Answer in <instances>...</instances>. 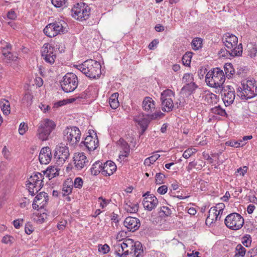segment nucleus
Masks as SVG:
<instances>
[{"label": "nucleus", "mask_w": 257, "mask_h": 257, "mask_svg": "<svg viewBox=\"0 0 257 257\" xmlns=\"http://www.w3.org/2000/svg\"><path fill=\"white\" fill-rule=\"evenodd\" d=\"M113 247L115 253L120 257H143L144 255L142 244L131 238L117 241Z\"/></svg>", "instance_id": "nucleus-1"}, {"label": "nucleus", "mask_w": 257, "mask_h": 257, "mask_svg": "<svg viewBox=\"0 0 257 257\" xmlns=\"http://www.w3.org/2000/svg\"><path fill=\"white\" fill-rule=\"evenodd\" d=\"M225 48L221 49L219 54L223 57L230 58L236 56H240L242 53V44L237 45L238 38L234 35L227 33L225 34L222 38Z\"/></svg>", "instance_id": "nucleus-2"}, {"label": "nucleus", "mask_w": 257, "mask_h": 257, "mask_svg": "<svg viewBox=\"0 0 257 257\" xmlns=\"http://www.w3.org/2000/svg\"><path fill=\"white\" fill-rule=\"evenodd\" d=\"M257 95V84L253 79L243 81L236 89V96L243 100L252 98Z\"/></svg>", "instance_id": "nucleus-3"}, {"label": "nucleus", "mask_w": 257, "mask_h": 257, "mask_svg": "<svg viewBox=\"0 0 257 257\" xmlns=\"http://www.w3.org/2000/svg\"><path fill=\"white\" fill-rule=\"evenodd\" d=\"M76 67L90 78L95 79L99 77L101 74L100 64L92 59L87 60L82 64L77 65Z\"/></svg>", "instance_id": "nucleus-4"}, {"label": "nucleus", "mask_w": 257, "mask_h": 257, "mask_svg": "<svg viewBox=\"0 0 257 257\" xmlns=\"http://www.w3.org/2000/svg\"><path fill=\"white\" fill-rule=\"evenodd\" d=\"M225 77L223 71L219 68H214L209 71L206 75L205 81L210 87L216 88L218 92L224 85Z\"/></svg>", "instance_id": "nucleus-5"}, {"label": "nucleus", "mask_w": 257, "mask_h": 257, "mask_svg": "<svg viewBox=\"0 0 257 257\" xmlns=\"http://www.w3.org/2000/svg\"><path fill=\"white\" fill-rule=\"evenodd\" d=\"M56 126V123L52 120L49 118L42 120L38 124L37 131V137L42 141L48 140L49 136L55 128Z\"/></svg>", "instance_id": "nucleus-6"}, {"label": "nucleus", "mask_w": 257, "mask_h": 257, "mask_svg": "<svg viewBox=\"0 0 257 257\" xmlns=\"http://www.w3.org/2000/svg\"><path fill=\"white\" fill-rule=\"evenodd\" d=\"M78 84L77 76L72 73L65 74L61 82V88L66 92H73L77 87Z\"/></svg>", "instance_id": "nucleus-7"}, {"label": "nucleus", "mask_w": 257, "mask_h": 257, "mask_svg": "<svg viewBox=\"0 0 257 257\" xmlns=\"http://www.w3.org/2000/svg\"><path fill=\"white\" fill-rule=\"evenodd\" d=\"M224 223L228 228L236 230L242 227L244 224V219L239 214L232 213L226 217Z\"/></svg>", "instance_id": "nucleus-8"}, {"label": "nucleus", "mask_w": 257, "mask_h": 257, "mask_svg": "<svg viewBox=\"0 0 257 257\" xmlns=\"http://www.w3.org/2000/svg\"><path fill=\"white\" fill-rule=\"evenodd\" d=\"M43 176L40 173H34L28 179V190L32 196L40 190L43 186Z\"/></svg>", "instance_id": "nucleus-9"}, {"label": "nucleus", "mask_w": 257, "mask_h": 257, "mask_svg": "<svg viewBox=\"0 0 257 257\" xmlns=\"http://www.w3.org/2000/svg\"><path fill=\"white\" fill-rule=\"evenodd\" d=\"M64 140L70 145H75L80 140L81 132L76 126L67 127L64 131Z\"/></svg>", "instance_id": "nucleus-10"}, {"label": "nucleus", "mask_w": 257, "mask_h": 257, "mask_svg": "<svg viewBox=\"0 0 257 257\" xmlns=\"http://www.w3.org/2000/svg\"><path fill=\"white\" fill-rule=\"evenodd\" d=\"M173 92L170 89H166L161 93V100L162 109L164 111L170 112L172 110L174 104L172 97L174 96Z\"/></svg>", "instance_id": "nucleus-11"}, {"label": "nucleus", "mask_w": 257, "mask_h": 257, "mask_svg": "<svg viewBox=\"0 0 257 257\" xmlns=\"http://www.w3.org/2000/svg\"><path fill=\"white\" fill-rule=\"evenodd\" d=\"M90 14V8L85 4L80 7H77L72 9V16L75 19L83 21L87 20Z\"/></svg>", "instance_id": "nucleus-12"}, {"label": "nucleus", "mask_w": 257, "mask_h": 257, "mask_svg": "<svg viewBox=\"0 0 257 257\" xmlns=\"http://www.w3.org/2000/svg\"><path fill=\"white\" fill-rule=\"evenodd\" d=\"M218 92L221 93L223 96L222 99L226 105H229L233 102L235 97V93L232 86L230 85H227L226 87L223 86Z\"/></svg>", "instance_id": "nucleus-13"}, {"label": "nucleus", "mask_w": 257, "mask_h": 257, "mask_svg": "<svg viewBox=\"0 0 257 257\" xmlns=\"http://www.w3.org/2000/svg\"><path fill=\"white\" fill-rule=\"evenodd\" d=\"M54 50V47L48 43H45L42 48V56L46 62L50 64H53L56 59Z\"/></svg>", "instance_id": "nucleus-14"}, {"label": "nucleus", "mask_w": 257, "mask_h": 257, "mask_svg": "<svg viewBox=\"0 0 257 257\" xmlns=\"http://www.w3.org/2000/svg\"><path fill=\"white\" fill-rule=\"evenodd\" d=\"M54 155L58 164H63L69 157V148L63 145L57 147Z\"/></svg>", "instance_id": "nucleus-15"}, {"label": "nucleus", "mask_w": 257, "mask_h": 257, "mask_svg": "<svg viewBox=\"0 0 257 257\" xmlns=\"http://www.w3.org/2000/svg\"><path fill=\"white\" fill-rule=\"evenodd\" d=\"M144 200L143 204L145 209L148 211H152L155 209L158 204V200L153 194H150L147 192L143 195Z\"/></svg>", "instance_id": "nucleus-16"}, {"label": "nucleus", "mask_w": 257, "mask_h": 257, "mask_svg": "<svg viewBox=\"0 0 257 257\" xmlns=\"http://www.w3.org/2000/svg\"><path fill=\"white\" fill-rule=\"evenodd\" d=\"M49 200L48 194L44 192H40L35 198L33 202V208L38 210L39 208H43L47 204Z\"/></svg>", "instance_id": "nucleus-17"}, {"label": "nucleus", "mask_w": 257, "mask_h": 257, "mask_svg": "<svg viewBox=\"0 0 257 257\" xmlns=\"http://www.w3.org/2000/svg\"><path fill=\"white\" fill-rule=\"evenodd\" d=\"M73 161L75 169L81 170L86 167L88 163V160L83 153H75L73 157Z\"/></svg>", "instance_id": "nucleus-18"}, {"label": "nucleus", "mask_w": 257, "mask_h": 257, "mask_svg": "<svg viewBox=\"0 0 257 257\" xmlns=\"http://www.w3.org/2000/svg\"><path fill=\"white\" fill-rule=\"evenodd\" d=\"M124 225L130 231L134 232L140 226V221L136 217H127L124 221Z\"/></svg>", "instance_id": "nucleus-19"}, {"label": "nucleus", "mask_w": 257, "mask_h": 257, "mask_svg": "<svg viewBox=\"0 0 257 257\" xmlns=\"http://www.w3.org/2000/svg\"><path fill=\"white\" fill-rule=\"evenodd\" d=\"M39 159L42 164H49L52 159L51 149L48 147L43 148L40 151Z\"/></svg>", "instance_id": "nucleus-20"}, {"label": "nucleus", "mask_w": 257, "mask_h": 257, "mask_svg": "<svg viewBox=\"0 0 257 257\" xmlns=\"http://www.w3.org/2000/svg\"><path fill=\"white\" fill-rule=\"evenodd\" d=\"M117 144L119 146L120 149L119 159H124L128 157L130 152V147L128 143L124 139L120 138L117 141Z\"/></svg>", "instance_id": "nucleus-21"}, {"label": "nucleus", "mask_w": 257, "mask_h": 257, "mask_svg": "<svg viewBox=\"0 0 257 257\" xmlns=\"http://www.w3.org/2000/svg\"><path fill=\"white\" fill-rule=\"evenodd\" d=\"M12 45L6 42V46L2 48V54L7 60L9 61H16L18 59V57L16 55H14L12 53Z\"/></svg>", "instance_id": "nucleus-22"}, {"label": "nucleus", "mask_w": 257, "mask_h": 257, "mask_svg": "<svg viewBox=\"0 0 257 257\" xmlns=\"http://www.w3.org/2000/svg\"><path fill=\"white\" fill-rule=\"evenodd\" d=\"M96 135L95 138H93L91 135L87 136L84 141L81 142V144H83L88 151H93L97 148L98 145V140L97 138H96Z\"/></svg>", "instance_id": "nucleus-23"}, {"label": "nucleus", "mask_w": 257, "mask_h": 257, "mask_svg": "<svg viewBox=\"0 0 257 257\" xmlns=\"http://www.w3.org/2000/svg\"><path fill=\"white\" fill-rule=\"evenodd\" d=\"M102 174L104 176L112 175L116 170V166L111 161H107L103 164Z\"/></svg>", "instance_id": "nucleus-24"}, {"label": "nucleus", "mask_w": 257, "mask_h": 257, "mask_svg": "<svg viewBox=\"0 0 257 257\" xmlns=\"http://www.w3.org/2000/svg\"><path fill=\"white\" fill-rule=\"evenodd\" d=\"M142 107L144 110L152 112L156 107L155 101L151 97H146L143 101Z\"/></svg>", "instance_id": "nucleus-25"}, {"label": "nucleus", "mask_w": 257, "mask_h": 257, "mask_svg": "<svg viewBox=\"0 0 257 257\" xmlns=\"http://www.w3.org/2000/svg\"><path fill=\"white\" fill-rule=\"evenodd\" d=\"M134 120L141 126L143 132L147 129L150 122V119L145 118L143 113L136 116L134 117Z\"/></svg>", "instance_id": "nucleus-26"}, {"label": "nucleus", "mask_w": 257, "mask_h": 257, "mask_svg": "<svg viewBox=\"0 0 257 257\" xmlns=\"http://www.w3.org/2000/svg\"><path fill=\"white\" fill-rule=\"evenodd\" d=\"M53 26L56 30L57 35L64 34L67 32V24L63 20L55 21L53 23Z\"/></svg>", "instance_id": "nucleus-27"}, {"label": "nucleus", "mask_w": 257, "mask_h": 257, "mask_svg": "<svg viewBox=\"0 0 257 257\" xmlns=\"http://www.w3.org/2000/svg\"><path fill=\"white\" fill-rule=\"evenodd\" d=\"M197 85L195 83L186 84L181 89V92L185 96H189L195 92Z\"/></svg>", "instance_id": "nucleus-28"}, {"label": "nucleus", "mask_w": 257, "mask_h": 257, "mask_svg": "<svg viewBox=\"0 0 257 257\" xmlns=\"http://www.w3.org/2000/svg\"><path fill=\"white\" fill-rule=\"evenodd\" d=\"M43 31L47 36L50 38L54 37L58 35L56 30L54 28V26H53V23L49 24L46 26L44 29Z\"/></svg>", "instance_id": "nucleus-29"}, {"label": "nucleus", "mask_w": 257, "mask_h": 257, "mask_svg": "<svg viewBox=\"0 0 257 257\" xmlns=\"http://www.w3.org/2000/svg\"><path fill=\"white\" fill-rule=\"evenodd\" d=\"M124 208L127 212L135 213L138 210L139 204L138 203H133L130 201H126L124 205Z\"/></svg>", "instance_id": "nucleus-30"}, {"label": "nucleus", "mask_w": 257, "mask_h": 257, "mask_svg": "<svg viewBox=\"0 0 257 257\" xmlns=\"http://www.w3.org/2000/svg\"><path fill=\"white\" fill-rule=\"evenodd\" d=\"M102 168H103L102 163L100 161L96 162L91 168V174L95 176L97 175L100 172L102 174L103 170Z\"/></svg>", "instance_id": "nucleus-31"}, {"label": "nucleus", "mask_w": 257, "mask_h": 257, "mask_svg": "<svg viewBox=\"0 0 257 257\" xmlns=\"http://www.w3.org/2000/svg\"><path fill=\"white\" fill-rule=\"evenodd\" d=\"M0 106L5 115H8L10 113V103L8 100L5 99L1 100Z\"/></svg>", "instance_id": "nucleus-32"}, {"label": "nucleus", "mask_w": 257, "mask_h": 257, "mask_svg": "<svg viewBox=\"0 0 257 257\" xmlns=\"http://www.w3.org/2000/svg\"><path fill=\"white\" fill-rule=\"evenodd\" d=\"M118 96V93H114L109 98L110 106L113 109L117 108L119 106V102L117 100Z\"/></svg>", "instance_id": "nucleus-33"}, {"label": "nucleus", "mask_w": 257, "mask_h": 257, "mask_svg": "<svg viewBox=\"0 0 257 257\" xmlns=\"http://www.w3.org/2000/svg\"><path fill=\"white\" fill-rule=\"evenodd\" d=\"M218 101V97L212 93H208L205 96V101L209 104L216 103Z\"/></svg>", "instance_id": "nucleus-34"}, {"label": "nucleus", "mask_w": 257, "mask_h": 257, "mask_svg": "<svg viewBox=\"0 0 257 257\" xmlns=\"http://www.w3.org/2000/svg\"><path fill=\"white\" fill-rule=\"evenodd\" d=\"M73 183L71 181L65 182L63 185L62 189V193L63 196L67 195V194L71 193L72 190V185Z\"/></svg>", "instance_id": "nucleus-35"}, {"label": "nucleus", "mask_w": 257, "mask_h": 257, "mask_svg": "<svg viewBox=\"0 0 257 257\" xmlns=\"http://www.w3.org/2000/svg\"><path fill=\"white\" fill-rule=\"evenodd\" d=\"M224 69L226 76L228 78L231 77L235 72L233 66L231 63H225L224 66Z\"/></svg>", "instance_id": "nucleus-36"}, {"label": "nucleus", "mask_w": 257, "mask_h": 257, "mask_svg": "<svg viewBox=\"0 0 257 257\" xmlns=\"http://www.w3.org/2000/svg\"><path fill=\"white\" fill-rule=\"evenodd\" d=\"M246 252V249L241 244L236 245L234 257H243Z\"/></svg>", "instance_id": "nucleus-37"}, {"label": "nucleus", "mask_w": 257, "mask_h": 257, "mask_svg": "<svg viewBox=\"0 0 257 257\" xmlns=\"http://www.w3.org/2000/svg\"><path fill=\"white\" fill-rule=\"evenodd\" d=\"M45 174L46 175V176L49 178V179L50 180L57 175H58V172L54 167H51L46 170Z\"/></svg>", "instance_id": "nucleus-38"}, {"label": "nucleus", "mask_w": 257, "mask_h": 257, "mask_svg": "<svg viewBox=\"0 0 257 257\" xmlns=\"http://www.w3.org/2000/svg\"><path fill=\"white\" fill-rule=\"evenodd\" d=\"M248 55L252 58L256 56L257 53V46L250 43L247 46Z\"/></svg>", "instance_id": "nucleus-39"}, {"label": "nucleus", "mask_w": 257, "mask_h": 257, "mask_svg": "<svg viewBox=\"0 0 257 257\" xmlns=\"http://www.w3.org/2000/svg\"><path fill=\"white\" fill-rule=\"evenodd\" d=\"M172 214L171 209L168 206H162L160 207L159 214L160 217L169 216Z\"/></svg>", "instance_id": "nucleus-40"}, {"label": "nucleus", "mask_w": 257, "mask_h": 257, "mask_svg": "<svg viewBox=\"0 0 257 257\" xmlns=\"http://www.w3.org/2000/svg\"><path fill=\"white\" fill-rule=\"evenodd\" d=\"M160 157V155L158 154H155L151 157L147 158L145 160L144 164L146 166H149L152 164L156 162Z\"/></svg>", "instance_id": "nucleus-41"}, {"label": "nucleus", "mask_w": 257, "mask_h": 257, "mask_svg": "<svg viewBox=\"0 0 257 257\" xmlns=\"http://www.w3.org/2000/svg\"><path fill=\"white\" fill-rule=\"evenodd\" d=\"M208 213H209L210 216H212L213 218L214 221L219 220L221 217L220 215L222 214V213H218L217 209L213 207H211L209 209Z\"/></svg>", "instance_id": "nucleus-42"}, {"label": "nucleus", "mask_w": 257, "mask_h": 257, "mask_svg": "<svg viewBox=\"0 0 257 257\" xmlns=\"http://www.w3.org/2000/svg\"><path fill=\"white\" fill-rule=\"evenodd\" d=\"M192 56V53L191 52H186L183 55L182 59L183 64L186 66H189L191 62Z\"/></svg>", "instance_id": "nucleus-43"}, {"label": "nucleus", "mask_w": 257, "mask_h": 257, "mask_svg": "<svg viewBox=\"0 0 257 257\" xmlns=\"http://www.w3.org/2000/svg\"><path fill=\"white\" fill-rule=\"evenodd\" d=\"M202 39L201 38H195L192 42V47L193 50H197L201 47Z\"/></svg>", "instance_id": "nucleus-44"}, {"label": "nucleus", "mask_w": 257, "mask_h": 257, "mask_svg": "<svg viewBox=\"0 0 257 257\" xmlns=\"http://www.w3.org/2000/svg\"><path fill=\"white\" fill-rule=\"evenodd\" d=\"M182 81L186 84H190L191 83H194V77L193 74L191 73H185L183 78Z\"/></svg>", "instance_id": "nucleus-45"}, {"label": "nucleus", "mask_w": 257, "mask_h": 257, "mask_svg": "<svg viewBox=\"0 0 257 257\" xmlns=\"http://www.w3.org/2000/svg\"><path fill=\"white\" fill-rule=\"evenodd\" d=\"M211 111L212 113L221 116H225L226 114L225 110L219 105L212 108L211 109Z\"/></svg>", "instance_id": "nucleus-46"}, {"label": "nucleus", "mask_w": 257, "mask_h": 257, "mask_svg": "<svg viewBox=\"0 0 257 257\" xmlns=\"http://www.w3.org/2000/svg\"><path fill=\"white\" fill-rule=\"evenodd\" d=\"M225 144L227 146L236 148L238 147H242L244 145V144L242 143V140H239L238 141H227L225 143Z\"/></svg>", "instance_id": "nucleus-47"}, {"label": "nucleus", "mask_w": 257, "mask_h": 257, "mask_svg": "<svg viewBox=\"0 0 257 257\" xmlns=\"http://www.w3.org/2000/svg\"><path fill=\"white\" fill-rule=\"evenodd\" d=\"M14 241V237L10 235H6L4 236L2 239V243L7 244H12Z\"/></svg>", "instance_id": "nucleus-48"}, {"label": "nucleus", "mask_w": 257, "mask_h": 257, "mask_svg": "<svg viewBox=\"0 0 257 257\" xmlns=\"http://www.w3.org/2000/svg\"><path fill=\"white\" fill-rule=\"evenodd\" d=\"M196 152L197 150L194 148H188L183 153V157L185 159H188Z\"/></svg>", "instance_id": "nucleus-49"}, {"label": "nucleus", "mask_w": 257, "mask_h": 257, "mask_svg": "<svg viewBox=\"0 0 257 257\" xmlns=\"http://www.w3.org/2000/svg\"><path fill=\"white\" fill-rule=\"evenodd\" d=\"M164 115V113L161 111H156L153 114L148 115V119L150 120L157 119L159 118L162 117Z\"/></svg>", "instance_id": "nucleus-50"}, {"label": "nucleus", "mask_w": 257, "mask_h": 257, "mask_svg": "<svg viewBox=\"0 0 257 257\" xmlns=\"http://www.w3.org/2000/svg\"><path fill=\"white\" fill-rule=\"evenodd\" d=\"M110 250V247L107 244L103 245L99 244L98 245V251L103 254L108 253Z\"/></svg>", "instance_id": "nucleus-51"}, {"label": "nucleus", "mask_w": 257, "mask_h": 257, "mask_svg": "<svg viewBox=\"0 0 257 257\" xmlns=\"http://www.w3.org/2000/svg\"><path fill=\"white\" fill-rule=\"evenodd\" d=\"M251 240L249 235H245L242 238V243L246 247H249L251 245Z\"/></svg>", "instance_id": "nucleus-52"}, {"label": "nucleus", "mask_w": 257, "mask_h": 257, "mask_svg": "<svg viewBox=\"0 0 257 257\" xmlns=\"http://www.w3.org/2000/svg\"><path fill=\"white\" fill-rule=\"evenodd\" d=\"M98 201L99 202L100 207L104 208L110 203V200L105 199L102 197H99L98 198Z\"/></svg>", "instance_id": "nucleus-53"}, {"label": "nucleus", "mask_w": 257, "mask_h": 257, "mask_svg": "<svg viewBox=\"0 0 257 257\" xmlns=\"http://www.w3.org/2000/svg\"><path fill=\"white\" fill-rule=\"evenodd\" d=\"M52 4L57 8L63 7L66 3V0H51Z\"/></svg>", "instance_id": "nucleus-54"}, {"label": "nucleus", "mask_w": 257, "mask_h": 257, "mask_svg": "<svg viewBox=\"0 0 257 257\" xmlns=\"http://www.w3.org/2000/svg\"><path fill=\"white\" fill-rule=\"evenodd\" d=\"M165 177V176L159 173H157L155 176V182L157 184H161L163 183V179Z\"/></svg>", "instance_id": "nucleus-55"}, {"label": "nucleus", "mask_w": 257, "mask_h": 257, "mask_svg": "<svg viewBox=\"0 0 257 257\" xmlns=\"http://www.w3.org/2000/svg\"><path fill=\"white\" fill-rule=\"evenodd\" d=\"M83 183L82 179L80 177H77L75 178L73 185H74L75 188H80L83 185Z\"/></svg>", "instance_id": "nucleus-56"}, {"label": "nucleus", "mask_w": 257, "mask_h": 257, "mask_svg": "<svg viewBox=\"0 0 257 257\" xmlns=\"http://www.w3.org/2000/svg\"><path fill=\"white\" fill-rule=\"evenodd\" d=\"M28 130V126L24 122L21 123L19 126V132L20 135H23Z\"/></svg>", "instance_id": "nucleus-57"}, {"label": "nucleus", "mask_w": 257, "mask_h": 257, "mask_svg": "<svg viewBox=\"0 0 257 257\" xmlns=\"http://www.w3.org/2000/svg\"><path fill=\"white\" fill-rule=\"evenodd\" d=\"M168 190V188L166 185H162L159 187L157 192L160 194H165Z\"/></svg>", "instance_id": "nucleus-58"}, {"label": "nucleus", "mask_w": 257, "mask_h": 257, "mask_svg": "<svg viewBox=\"0 0 257 257\" xmlns=\"http://www.w3.org/2000/svg\"><path fill=\"white\" fill-rule=\"evenodd\" d=\"M23 219H18L13 221V224L15 228H19L22 225Z\"/></svg>", "instance_id": "nucleus-59"}, {"label": "nucleus", "mask_w": 257, "mask_h": 257, "mask_svg": "<svg viewBox=\"0 0 257 257\" xmlns=\"http://www.w3.org/2000/svg\"><path fill=\"white\" fill-rule=\"evenodd\" d=\"M35 84L37 86L40 87L43 84V80L40 77H37L35 79Z\"/></svg>", "instance_id": "nucleus-60"}, {"label": "nucleus", "mask_w": 257, "mask_h": 257, "mask_svg": "<svg viewBox=\"0 0 257 257\" xmlns=\"http://www.w3.org/2000/svg\"><path fill=\"white\" fill-rule=\"evenodd\" d=\"M7 17L9 19L15 20L17 18V15L14 11L11 10L8 13Z\"/></svg>", "instance_id": "nucleus-61"}, {"label": "nucleus", "mask_w": 257, "mask_h": 257, "mask_svg": "<svg viewBox=\"0 0 257 257\" xmlns=\"http://www.w3.org/2000/svg\"><path fill=\"white\" fill-rule=\"evenodd\" d=\"M25 230V232L28 234H31L34 230L33 226L29 224L26 225Z\"/></svg>", "instance_id": "nucleus-62"}, {"label": "nucleus", "mask_w": 257, "mask_h": 257, "mask_svg": "<svg viewBox=\"0 0 257 257\" xmlns=\"http://www.w3.org/2000/svg\"><path fill=\"white\" fill-rule=\"evenodd\" d=\"M39 107L44 113H46L50 108V106L49 105H45L42 103L40 104V105H39Z\"/></svg>", "instance_id": "nucleus-63"}, {"label": "nucleus", "mask_w": 257, "mask_h": 257, "mask_svg": "<svg viewBox=\"0 0 257 257\" xmlns=\"http://www.w3.org/2000/svg\"><path fill=\"white\" fill-rule=\"evenodd\" d=\"M197 165L196 162L194 161L191 162L189 163L188 166L186 167V170L188 172H190L193 168H195Z\"/></svg>", "instance_id": "nucleus-64"}]
</instances>
